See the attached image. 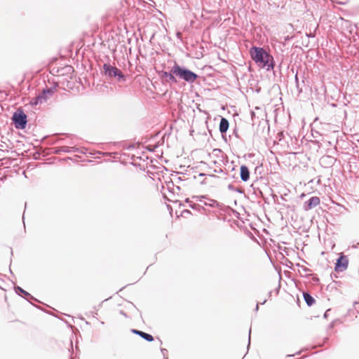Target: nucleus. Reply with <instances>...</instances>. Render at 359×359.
<instances>
[{
    "mask_svg": "<svg viewBox=\"0 0 359 359\" xmlns=\"http://www.w3.org/2000/svg\"><path fill=\"white\" fill-rule=\"evenodd\" d=\"M11 255H13V250H12V248H11Z\"/></svg>",
    "mask_w": 359,
    "mask_h": 359,
    "instance_id": "obj_38",
    "label": "nucleus"
},
{
    "mask_svg": "<svg viewBox=\"0 0 359 359\" xmlns=\"http://www.w3.org/2000/svg\"><path fill=\"white\" fill-rule=\"evenodd\" d=\"M266 299H264V300L262 302H261L260 304H264L266 303Z\"/></svg>",
    "mask_w": 359,
    "mask_h": 359,
    "instance_id": "obj_32",
    "label": "nucleus"
},
{
    "mask_svg": "<svg viewBox=\"0 0 359 359\" xmlns=\"http://www.w3.org/2000/svg\"><path fill=\"white\" fill-rule=\"evenodd\" d=\"M131 332L135 334L139 335L140 337L149 342L154 341V337L150 334L135 329H133Z\"/></svg>",
    "mask_w": 359,
    "mask_h": 359,
    "instance_id": "obj_11",
    "label": "nucleus"
},
{
    "mask_svg": "<svg viewBox=\"0 0 359 359\" xmlns=\"http://www.w3.org/2000/svg\"><path fill=\"white\" fill-rule=\"evenodd\" d=\"M355 310L357 311L358 313H359V306L358 307L355 306Z\"/></svg>",
    "mask_w": 359,
    "mask_h": 359,
    "instance_id": "obj_33",
    "label": "nucleus"
},
{
    "mask_svg": "<svg viewBox=\"0 0 359 359\" xmlns=\"http://www.w3.org/2000/svg\"><path fill=\"white\" fill-rule=\"evenodd\" d=\"M204 205L210 206L212 208H218L221 210H222V207L224 206L223 204L219 203L218 201L213 200V199H209L208 202H203Z\"/></svg>",
    "mask_w": 359,
    "mask_h": 359,
    "instance_id": "obj_13",
    "label": "nucleus"
},
{
    "mask_svg": "<svg viewBox=\"0 0 359 359\" xmlns=\"http://www.w3.org/2000/svg\"><path fill=\"white\" fill-rule=\"evenodd\" d=\"M15 292L18 293V294H23L25 297H30L32 299H34L36 301V299L32 297L29 292H27V291H25V290H23L22 287H19V286H16L15 287Z\"/></svg>",
    "mask_w": 359,
    "mask_h": 359,
    "instance_id": "obj_16",
    "label": "nucleus"
},
{
    "mask_svg": "<svg viewBox=\"0 0 359 359\" xmlns=\"http://www.w3.org/2000/svg\"><path fill=\"white\" fill-rule=\"evenodd\" d=\"M250 170L248 166L242 165L240 168V177L243 182H248L250 179Z\"/></svg>",
    "mask_w": 359,
    "mask_h": 359,
    "instance_id": "obj_9",
    "label": "nucleus"
},
{
    "mask_svg": "<svg viewBox=\"0 0 359 359\" xmlns=\"http://www.w3.org/2000/svg\"><path fill=\"white\" fill-rule=\"evenodd\" d=\"M183 212L187 213V214H190L191 213L190 210H185L183 211Z\"/></svg>",
    "mask_w": 359,
    "mask_h": 359,
    "instance_id": "obj_28",
    "label": "nucleus"
},
{
    "mask_svg": "<svg viewBox=\"0 0 359 359\" xmlns=\"http://www.w3.org/2000/svg\"><path fill=\"white\" fill-rule=\"evenodd\" d=\"M185 202L189 203V207L194 210H196L200 207V205L193 203L189 198H186Z\"/></svg>",
    "mask_w": 359,
    "mask_h": 359,
    "instance_id": "obj_17",
    "label": "nucleus"
},
{
    "mask_svg": "<svg viewBox=\"0 0 359 359\" xmlns=\"http://www.w3.org/2000/svg\"><path fill=\"white\" fill-rule=\"evenodd\" d=\"M205 198V196H194V198H196L197 201H199L201 202H202L201 198Z\"/></svg>",
    "mask_w": 359,
    "mask_h": 359,
    "instance_id": "obj_20",
    "label": "nucleus"
},
{
    "mask_svg": "<svg viewBox=\"0 0 359 359\" xmlns=\"http://www.w3.org/2000/svg\"><path fill=\"white\" fill-rule=\"evenodd\" d=\"M78 151V148L75 147H69L67 146H61L55 148V154H60L61 153H71Z\"/></svg>",
    "mask_w": 359,
    "mask_h": 359,
    "instance_id": "obj_7",
    "label": "nucleus"
},
{
    "mask_svg": "<svg viewBox=\"0 0 359 359\" xmlns=\"http://www.w3.org/2000/svg\"><path fill=\"white\" fill-rule=\"evenodd\" d=\"M56 91L55 88H45L38 95L39 97H41L44 99V102H46L49 97H50Z\"/></svg>",
    "mask_w": 359,
    "mask_h": 359,
    "instance_id": "obj_8",
    "label": "nucleus"
},
{
    "mask_svg": "<svg viewBox=\"0 0 359 359\" xmlns=\"http://www.w3.org/2000/svg\"><path fill=\"white\" fill-rule=\"evenodd\" d=\"M233 133L235 134V135H236L237 137H238V134H237V131H236V130L233 131Z\"/></svg>",
    "mask_w": 359,
    "mask_h": 359,
    "instance_id": "obj_31",
    "label": "nucleus"
},
{
    "mask_svg": "<svg viewBox=\"0 0 359 359\" xmlns=\"http://www.w3.org/2000/svg\"><path fill=\"white\" fill-rule=\"evenodd\" d=\"M250 53L252 59L259 67L266 69V71L272 70L274 68L273 57L264 48L252 46L250 50Z\"/></svg>",
    "mask_w": 359,
    "mask_h": 359,
    "instance_id": "obj_1",
    "label": "nucleus"
},
{
    "mask_svg": "<svg viewBox=\"0 0 359 359\" xmlns=\"http://www.w3.org/2000/svg\"><path fill=\"white\" fill-rule=\"evenodd\" d=\"M302 268H303V270H304V271H310L308 268H306V267H305V266H303Z\"/></svg>",
    "mask_w": 359,
    "mask_h": 359,
    "instance_id": "obj_29",
    "label": "nucleus"
},
{
    "mask_svg": "<svg viewBox=\"0 0 359 359\" xmlns=\"http://www.w3.org/2000/svg\"><path fill=\"white\" fill-rule=\"evenodd\" d=\"M12 121L16 129L23 130L27 123V116L22 110L18 109L13 114Z\"/></svg>",
    "mask_w": 359,
    "mask_h": 359,
    "instance_id": "obj_4",
    "label": "nucleus"
},
{
    "mask_svg": "<svg viewBox=\"0 0 359 359\" xmlns=\"http://www.w3.org/2000/svg\"><path fill=\"white\" fill-rule=\"evenodd\" d=\"M258 309H259V304H257L256 307H255V311H257Z\"/></svg>",
    "mask_w": 359,
    "mask_h": 359,
    "instance_id": "obj_30",
    "label": "nucleus"
},
{
    "mask_svg": "<svg viewBox=\"0 0 359 359\" xmlns=\"http://www.w3.org/2000/svg\"><path fill=\"white\" fill-rule=\"evenodd\" d=\"M348 260L345 256L339 257L335 263L334 270L337 272H342L348 267Z\"/></svg>",
    "mask_w": 359,
    "mask_h": 359,
    "instance_id": "obj_5",
    "label": "nucleus"
},
{
    "mask_svg": "<svg viewBox=\"0 0 359 359\" xmlns=\"http://www.w3.org/2000/svg\"><path fill=\"white\" fill-rule=\"evenodd\" d=\"M161 353H162V355H163V357H164V359H168V356H167V355H168V350H167L166 348H162L161 349Z\"/></svg>",
    "mask_w": 359,
    "mask_h": 359,
    "instance_id": "obj_18",
    "label": "nucleus"
},
{
    "mask_svg": "<svg viewBox=\"0 0 359 359\" xmlns=\"http://www.w3.org/2000/svg\"><path fill=\"white\" fill-rule=\"evenodd\" d=\"M103 74L108 79H115L116 81L123 83L126 80V76L117 67L109 63L103 65Z\"/></svg>",
    "mask_w": 359,
    "mask_h": 359,
    "instance_id": "obj_3",
    "label": "nucleus"
},
{
    "mask_svg": "<svg viewBox=\"0 0 359 359\" xmlns=\"http://www.w3.org/2000/svg\"><path fill=\"white\" fill-rule=\"evenodd\" d=\"M173 73L175 79L182 80L189 83H193L198 78V75L184 66L175 62L173 65Z\"/></svg>",
    "mask_w": 359,
    "mask_h": 359,
    "instance_id": "obj_2",
    "label": "nucleus"
},
{
    "mask_svg": "<svg viewBox=\"0 0 359 359\" xmlns=\"http://www.w3.org/2000/svg\"><path fill=\"white\" fill-rule=\"evenodd\" d=\"M210 177H216L215 175H210Z\"/></svg>",
    "mask_w": 359,
    "mask_h": 359,
    "instance_id": "obj_37",
    "label": "nucleus"
},
{
    "mask_svg": "<svg viewBox=\"0 0 359 359\" xmlns=\"http://www.w3.org/2000/svg\"><path fill=\"white\" fill-rule=\"evenodd\" d=\"M299 353H300V351H298V352H297L295 354H292V355L289 354V355H287V357H293V356H294L295 355H299Z\"/></svg>",
    "mask_w": 359,
    "mask_h": 359,
    "instance_id": "obj_25",
    "label": "nucleus"
},
{
    "mask_svg": "<svg viewBox=\"0 0 359 359\" xmlns=\"http://www.w3.org/2000/svg\"><path fill=\"white\" fill-rule=\"evenodd\" d=\"M320 203V198L318 196H312L308 201L304 203L303 208L305 211H308L316 208Z\"/></svg>",
    "mask_w": 359,
    "mask_h": 359,
    "instance_id": "obj_6",
    "label": "nucleus"
},
{
    "mask_svg": "<svg viewBox=\"0 0 359 359\" xmlns=\"http://www.w3.org/2000/svg\"><path fill=\"white\" fill-rule=\"evenodd\" d=\"M295 83H296V86H297V88H299V79H298V76H297V74H296L295 75Z\"/></svg>",
    "mask_w": 359,
    "mask_h": 359,
    "instance_id": "obj_21",
    "label": "nucleus"
},
{
    "mask_svg": "<svg viewBox=\"0 0 359 359\" xmlns=\"http://www.w3.org/2000/svg\"><path fill=\"white\" fill-rule=\"evenodd\" d=\"M327 340H328V338H327V337L325 339V341H327Z\"/></svg>",
    "mask_w": 359,
    "mask_h": 359,
    "instance_id": "obj_39",
    "label": "nucleus"
},
{
    "mask_svg": "<svg viewBox=\"0 0 359 359\" xmlns=\"http://www.w3.org/2000/svg\"><path fill=\"white\" fill-rule=\"evenodd\" d=\"M177 37H178V38H180V36H181V33L178 32V33L177 34Z\"/></svg>",
    "mask_w": 359,
    "mask_h": 359,
    "instance_id": "obj_34",
    "label": "nucleus"
},
{
    "mask_svg": "<svg viewBox=\"0 0 359 359\" xmlns=\"http://www.w3.org/2000/svg\"><path fill=\"white\" fill-rule=\"evenodd\" d=\"M43 103H44V99L42 98L41 97H39V95L34 97H32L29 101V104L32 106H36L39 104Z\"/></svg>",
    "mask_w": 359,
    "mask_h": 359,
    "instance_id": "obj_15",
    "label": "nucleus"
},
{
    "mask_svg": "<svg viewBox=\"0 0 359 359\" xmlns=\"http://www.w3.org/2000/svg\"><path fill=\"white\" fill-rule=\"evenodd\" d=\"M162 78H168V81L172 83H177V80L175 79V75L173 73V66L170 68V72L162 71L161 73Z\"/></svg>",
    "mask_w": 359,
    "mask_h": 359,
    "instance_id": "obj_10",
    "label": "nucleus"
},
{
    "mask_svg": "<svg viewBox=\"0 0 359 359\" xmlns=\"http://www.w3.org/2000/svg\"><path fill=\"white\" fill-rule=\"evenodd\" d=\"M228 189L231 191H236L238 192H241L238 189H236L233 184H229Z\"/></svg>",
    "mask_w": 359,
    "mask_h": 359,
    "instance_id": "obj_19",
    "label": "nucleus"
},
{
    "mask_svg": "<svg viewBox=\"0 0 359 359\" xmlns=\"http://www.w3.org/2000/svg\"><path fill=\"white\" fill-rule=\"evenodd\" d=\"M334 327V322L332 321L328 326L329 329H332Z\"/></svg>",
    "mask_w": 359,
    "mask_h": 359,
    "instance_id": "obj_23",
    "label": "nucleus"
},
{
    "mask_svg": "<svg viewBox=\"0 0 359 359\" xmlns=\"http://www.w3.org/2000/svg\"><path fill=\"white\" fill-rule=\"evenodd\" d=\"M199 175H200V176H204V175H205V174H204V173H201Z\"/></svg>",
    "mask_w": 359,
    "mask_h": 359,
    "instance_id": "obj_36",
    "label": "nucleus"
},
{
    "mask_svg": "<svg viewBox=\"0 0 359 359\" xmlns=\"http://www.w3.org/2000/svg\"><path fill=\"white\" fill-rule=\"evenodd\" d=\"M170 184H171L172 186H174L173 184V182H168L167 186H168V188L170 189Z\"/></svg>",
    "mask_w": 359,
    "mask_h": 359,
    "instance_id": "obj_27",
    "label": "nucleus"
},
{
    "mask_svg": "<svg viewBox=\"0 0 359 359\" xmlns=\"http://www.w3.org/2000/svg\"><path fill=\"white\" fill-rule=\"evenodd\" d=\"M269 297H271V291L269 292Z\"/></svg>",
    "mask_w": 359,
    "mask_h": 359,
    "instance_id": "obj_35",
    "label": "nucleus"
},
{
    "mask_svg": "<svg viewBox=\"0 0 359 359\" xmlns=\"http://www.w3.org/2000/svg\"><path fill=\"white\" fill-rule=\"evenodd\" d=\"M303 297L305 302L309 306H312L316 302L315 299L309 292H304Z\"/></svg>",
    "mask_w": 359,
    "mask_h": 359,
    "instance_id": "obj_14",
    "label": "nucleus"
},
{
    "mask_svg": "<svg viewBox=\"0 0 359 359\" xmlns=\"http://www.w3.org/2000/svg\"><path fill=\"white\" fill-rule=\"evenodd\" d=\"M250 334H251V329H250V330H249V337H248V348H249L250 344Z\"/></svg>",
    "mask_w": 359,
    "mask_h": 359,
    "instance_id": "obj_22",
    "label": "nucleus"
},
{
    "mask_svg": "<svg viewBox=\"0 0 359 359\" xmlns=\"http://www.w3.org/2000/svg\"><path fill=\"white\" fill-rule=\"evenodd\" d=\"M330 311V309H328V310H327V311H325V314H324V317H325V318H327V313H328V312H329Z\"/></svg>",
    "mask_w": 359,
    "mask_h": 359,
    "instance_id": "obj_26",
    "label": "nucleus"
},
{
    "mask_svg": "<svg viewBox=\"0 0 359 359\" xmlns=\"http://www.w3.org/2000/svg\"><path fill=\"white\" fill-rule=\"evenodd\" d=\"M214 172H217V173H222V172H223V170L222 168H219L218 170L215 169V170H214Z\"/></svg>",
    "mask_w": 359,
    "mask_h": 359,
    "instance_id": "obj_24",
    "label": "nucleus"
},
{
    "mask_svg": "<svg viewBox=\"0 0 359 359\" xmlns=\"http://www.w3.org/2000/svg\"><path fill=\"white\" fill-rule=\"evenodd\" d=\"M229 121L226 118L222 117V118L220 120L219 126V130L222 135L226 133V131L229 129Z\"/></svg>",
    "mask_w": 359,
    "mask_h": 359,
    "instance_id": "obj_12",
    "label": "nucleus"
}]
</instances>
